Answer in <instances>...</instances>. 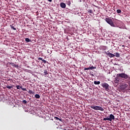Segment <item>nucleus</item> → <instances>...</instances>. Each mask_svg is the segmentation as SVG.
Returning <instances> with one entry per match:
<instances>
[{
  "label": "nucleus",
  "mask_w": 130,
  "mask_h": 130,
  "mask_svg": "<svg viewBox=\"0 0 130 130\" xmlns=\"http://www.w3.org/2000/svg\"><path fill=\"white\" fill-rule=\"evenodd\" d=\"M121 78L124 80H127L130 78V77L126 73H118L116 75V77L114 79V82L116 86H118L120 82V78Z\"/></svg>",
  "instance_id": "f257e3e1"
},
{
  "label": "nucleus",
  "mask_w": 130,
  "mask_h": 130,
  "mask_svg": "<svg viewBox=\"0 0 130 130\" xmlns=\"http://www.w3.org/2000/svg\"><path fill=\"white\" fill-rule=\"evenodd\" d=\"M129 86H130V83H128V84H127V83H123L120 85V88L122 90L127 89L130 90V88H127Z\"/></svg>",
  "instance_id": "f03ea898"
},
{
  "label": "nucleus",
  "mask_w": 130,
  "mask_h": 130,
  "mask_svg": "<svg viewBox=\"0 0 130 130\" xmlns=\"http://www.w3.org/2000/svg\"><path fill=\"white\" fill-rule=\"evenodd\" d=\"M90 108L93 109L96 111L100 110L101 111H104V109H103L102 107H100V106L91 105L90 106Z\"/></svg>",
  "instance_id": "7ed1b4c3"
},
{
  "label": "nucleus",
  "mask_w": 130,
  "mask_h": 130,
  "mask_svg": "<svg viewBox=\"0 0 130 130\" xmlns=\"http://www.w3.org/2000/svg\"><path fill=\"white\" fill-rule=\"evenodd\" d=\"M115 119V116L114 115L110 114L109 117H104L103 121H112V120Z\"/></svg>",
  "instance_id": "20e7f679"
},
{
  "label": "nucleus",
  "mask_w": 130,
  "mask_h": 130,
  "mask_svg": "<svg viewBox=\"0 0 130 130\" xmlns=\"http://www.w3.org/2000/svg\"><path fill=\"white\" fill-rule=\"evenodd\" d=\"M105 21L110 26H111L112 27H114L115 26V24H114L113 21H112V20L111 19H109V18H105Z\"/></svg>",
  "instance_id": "39448f33"
},
{
  "label": "nucleus",
  "mask_w": 130,
  "mask_h": 130,
  "mask_svg": "<svg viewBox=\"0 0 130 130\" xmlns=\"http://www.w3.org/2000/svg\"><path fill=\"white\" fill-rule=\"evenodd\" d=\"M102 86L106 91H108L110 90V86L109 85L108 83H103Z\"/></svg>",
  "instance_id": "423d86ee"
},
{
  "label": "nucleus",
  "mask_w": 130,
  "mask_h": 130,
  "mask_svg": "<svg viewBox=\"0 0 130 130\" xmlns=\"http://www.w3.org/2000/svg\"><path fill=\"white\" fill-rule=\"evenodd\" d=\"M106 54L107 56H108L110 58L115 57V55L110 52L106 53Z\"/></svg>",
  "instance_id": "0eeeda50"
},
{
  "label": "nucleus",
  "mask_w": 130,
  "mask_h": 130,
  "mask_svg": "<svg viewBox=\"0 0 130 130\" xmlns=\"http://www.w3.org/2000/svg\"><path fill=\"white\" fill-rule=\"evenodd\" d=\"M60 6L61 8H62L63 9H64L66 8V5L65 3H61L60 4Z\"/></svg>",
  "instance_id": "6e6552de"
},
{
  "label": "nucleus",
  "mask_w": 130,
  "mask_h": 130,
  "mask_svg": "<svg viewBox=\"0 0 130 130\" xmlns=\"http://www.w3.org/2000/svg\"><path fill=\"white\" fill-rule=\"evenodd\" d=\"M35 96L36 99H40V95L38 94H36Z\"/></svg>",
  "instance_id": "1a4fd4ad"
},
{
  "label": "nucleus",
  "mask_w": 130,
  "mask_h": 130,
  "mask_svg": "<svg viewBox=\"0 0 130 130\" xmlns=\"http://www.w3.org/2000/svg\"><path fill=\"white\" fill-rule=\"evenodd\" d=\"M115 56L116 57H120V54H119V53H115Z\"/></svg>",
  "instance_id": "9d476101"
},
{
  "label": "nucleus",
  "mask_w": 130,
  "mask_h": 130,
  "mask_svg": "<svg viewBox=\"0 0 130 130\" xmlns=\"http://www.w3.org/2000/svg\"><path fill=\"white\" fill-rule=\"evenodd\" d=\"M28 93L29 94H34V92L32 90H29V91H28Z\"/></svg>",
  "instance_id": "9b49d317"
},
{
  "label": "nucleus",
  "mask_w": 130,
  "mask_h": 130,
  "mask_svg": "<svg viewBox=\"0 0 130 130\" xmlns=\"http://www.w3.org/2000/svg\"><path fill=\"white\" fill-rule=\"evenodd\" d=\"M94 84L95 85H99L100 84V81H94Z\"/></svg>",
  "instance_id": "f8f14e48"
},
{
  "label": "nucleus",
  "mask_w": 130,
  "mask_h": 130,
  "mask_svg": "<svg viewBox=\"0 0 130 130\" xmlns=\"http://www.w3.org/2000/svg\"><path fill=\"white\" fill-rule=\"evenodd\" d=\"M25 41L26 42H31V40L29 39L28 38H25Z\"/></svg>",
  "instance_id": "ddd939ff"
},
{
  "label": "nucleus",
  "mask_w": 130,
  "mask_h": 130,
  "mask_svg": "<svg viewBox=\"0 0 130 130\" xmlns=\"http://www.w3.org/2000/svg\"><path fill=\"white\" fill-rule=\"evenodd\" d=\"M116 12L118 14H120L121 13V10L120 9H118L117 10H116Z\"/></svg>",
  "instance_id": "4468645a"
},
{
  "label": "nucleus",
  "mask_w": 130,
  "mask_h": 130,
  "mask_svg": "<svg viewBox=\"0 0 130 130\" xmlns=\"http://www.w3.org/2000/svg\"><path fill=\"white\" fill-rule=\"evenodd\" d=\"M17 89H20L22 88V86H20L19 85L16 86Z\"/></svg>",
  "instance_id": "2eb2a0df"
},
{
  "label": "nucleus",
  "mask_w": 130,
  "mask_h": 130,
  "mask_svg": "<svg viewBox=\"0 0 130 130\" xmlns=\"http://www.w3.org/2000/svg\"><path fill=\"white\" fill-rule=\"evenodd\" d=\"M44 74L45 75H47L48 74V72L46 70H44Z\"/></svg>",
  "instance_id": "dca6fc26"
},
{
  "label": "nucleus",
  "mask_w": 130,
  "mask_h": 130,
  "mask_svg": "<svg viewBox=\"0 0 130 130\" xmlns=\"http://www.w3.org/2000/svg\"><path fill=\"white\" fill-rule=\"evenodd\" d=\"M54 119L59 120L60 121H61V120H62L61 119H59L57 117H54Z\"/></svg>",
  "instance_id": "f3484780"
},
{
  "label": "nucleus",
  "mask_w": 130,
  "mask_h": 130,
  "mask_svg": "<svg viewBox=\"0 0 130 130\" xmlns=\"http://www.w3.org/2000/svg\"><path fill=\"white\" fill-rule=\"evenodd\" d=\"M90 70H93V69H95L96 67H93V66H91L90 67H89Z\"/></svg>",
  "instance_id": "a211bd4d"
},
{
  "label": "nucleus",
  "mask_w": 130,
  "mask_h": 130,
  "mask_svg": "<svg viewBox=\"0 0 130 130\" xmlns=\"http://www.w3.org/2000/svg\"><path fill=\"white\" fill-rule=\"evenodd\" d=\"M11 28H12L14 30H16V29L14 27V26H12V25H10Z\"/></svg>",
  "instance_id": "6ab92c4d"
},
{
  "label": "nucleus",
  "mask_w": 130,
  "mask_h": 130,
  "mask_svg": "<svg viewBox=\"0 0 130 130\" xmlns=\"http://www.w3.org/2000/svg\"><path fill=\"white\" fill-rule=\"evenodd\" d=\"M22 103L23 104H27V101L26 100H23L22 101Z\"/></svg>",
  "instance_id": "aec40b11"
},
{
  "label": "nucleus",
  "mask_w": 130,
  "mask_h": 130,
  "mask_svg": "<svg viewBox=\"0 0 130 130\" xmlns=\"http://www.w3.org/2000/svg\"><path fill=\"white\" fill-rule=\"evenodd\" d=\"M12 67H14V68H18V65H16V64L13 65Z\"/></svg>",
  "instance_id": "412c9836"
},
{
  "label": "nucleus",
  "mask_w": 130,
  "mask_h": 130,
  "mask_svg": "<svg viewBox=\"0 0 130 130\" xmlns=\"http://www.w3.org/2000/svg\"><path fill=\"white\" fill-rule=\"evenodd\" d=\"M88 13H92V10H91L90 9H89V10H88Z\"/></svg>",
  "instance_id": "4be33fe9"
},
{
  "label": "nucleus",
  "mask_w": 130,
  "mask_h": 130,
  "mask_svg": "<svg viewBox=\"0 0 130 130\" xmlns=\"http://www.w3.org/2000/svg\"><path fill=\"white\" fill-rule=\"evenodd\" d=\"M21 89H22L23 91H27V89H26L25 88H23V87H22Z\"/></svg>",
  "instance_id": "5701e85b"
},
{
  "label": "nucleus",
  "mask_w": 130,
  "mask_h": 130,
  "mask_svg": "<svg viewBox=\"0 0 130 130\" xmlns=\"http://www.w3.org/2000/svg\"><path fill=\"white\" fill-rule=\"evenodd\" d=\"M7 88H8V89H11L12 88V86H7Z\"/></svg>",
  "instance_id": "b1692460"
},
{
  "label": "nucleus",
  "mask_w": 130,
  "mask_h": 130,
  "mask_svg": "<svg viewBox=\"0 0 130 130\" xmlns=\"http://www.w3.org/2000/svg\"><path fill=\"white\" fill-rule=\"evenodd\" d=\"M42 61H43V62H44V64H45V63H47V61L45 60H44V59L42 60Z\"/></svg>",
  "instance_id": "393cba45"
},
{
  "label": "nucleus",
  "mask_w": 130,
  "mask_h": 130,
  "mask_svg": "<svg viewBox=\"0 0 130 130\" xmlns=\"http://www.w3.org/2000/svg\"><path fill=\"white\" fill-rule=\"evenodd\" d=\"M90 70V68H84V70L86 71V70Z\"/></svg>",
  "instance_id": "a878e982"
},
{
  "label": "nucleus",
  "mask_w": 130,
  "mask_h": 130,
  "mask_svg": "<svg viewBox=\"0 0 130 130\" xmlns=\"http://www.w3.org/2000/svg\"><path fill=\"white\" fill-rule=\"evenodd\" d=\"M38 60H42V61H43V60H44V59H43V58H41V57L38 58Z\"/></svg>",
  "instance_id": "bb28decb"
},
{
  "label": "nucleus",
  "mask_w": 130,
  "mask_h": 130,
  "mask_svg": "<svg viewBox=\"0 0 130 130\" xmlns=\"http://www.w3.org/2000/svg\"><path fill=\"white\" fill-rule=\"evenodd\" d=\"M67 5H68V6H70V5H71V3H70V2H68V3H67Z\"/></svg>",
  "instance_id": "cd10ccee"
},
{
  "label": "nucleus",
  "mask_w": 130,
  "mask_h": 130,
  "mask_svg": "<svg viewBox=\"0 0 130 130\" xmlns=\"http://www.w3.org/2000/svg\"><path fill=\"white\" fill-rule=\"evenodd\" d=\"M48 2H49L50 3L52 2V0H47Z\"/></svg>",
  "instance_id": "c85d7f7f"
},
{
  "label": "nucleus",
  "mask_w": 130,
  "mask_h": 130,
  "mask_svg": "<svg viewBox=\"0 0 130 130\" xmlns=\"http://www.w3.org/2000/svg\"><path fill=\"white\" fill-rule=\"evenodd\" d=\"M11 64L12 65V66H13V65H14L15 64H14V63H11Z\"/></svg>",
  "instance_id": "c756f323"
}]
</instances>
